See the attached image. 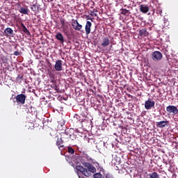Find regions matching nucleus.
Segmentation results:
<instances>
[{
    "mask_svg": "<svg viewBox=\"0 0 178 178\" xmlns=\"http://www.w3.org/2000/svg\"><path fill=\"white\" fill-rule=\"evenodd\" d=\"M83 166L87 168H85L82 165H77L76 169L82 175L86 176V177H90V176H91V173H95V172H97V168L90 163H84Z\"/></svg>",
    "mask_w": 178,
    "mask_h": 178,
    "instance_id": "nucleus-1",
    "label": "nucleus"
},
{
    "mask_svg": "<svg viewBox=\"0 0 178 178\" xmlns=\"http://www.w3.org/2000/svg\"><path fill=\"white\" fill-rule=\"evenodd\" d=\"M60 138L64 140L65 143H69L70 140H74V138H76V135H71L70 133L65 131V132H62L60 134Z\"/></svg>",
    "mask_w": 178,
    "mask_h": 178,
    "instance_id": "nucleus-2",
    "label": "nucleus"
},
{
    "mask_svg": "<svg viewBox=\"0 0 178 178\" xmlns=\"http://www.w3.org/2000/svg\"><path fill=\"white\" fill-rule=\"evenodd\" d=\"M26 98H27V96L23 93L17 95L15 97L17 104H21V105H24V104H26Z\"/></svg>",
    "mask_w": 178,
    "mask_h": 178,
    "instance_id": "nucleus-3",
    "label": "nucleus"
},
{
    "mask_svg": "<svg viewBox=\"0 0 178 178\" xmlns=\"http://www.w3.org/2000/svg\"><path fill=\"white\" fill-rule=\"evenodd\" d=\"M91 161H92V159L87 154H83L80 159V161L83 166L84 163H89L88 162H91Z\"/></svg>",
    "mask_w": 178,
    "mask_h": 178,
    "instance_id": "nucleus-4",
    "label": "nucleus"
},
{
    "mask_svg": "<svg viewBox=\"0 0 178 178\" xmlns=\"http://www.w3.org/2000/svg\"><path fill=\"white\" fill-rule=\"evenodd\" d=\"M72 26L76 31H81V29H83V25L80 24L77 19H72Z\"/></svg>",
    "mask_w": 178,
    "mask_h": 178,
    "instance_id": "nucleus-5",
    "label": "nucleus"
},
{
    "mask_svg": "<svg viewBox=\"0 0 178 178\" xmlns=\"http://www.w3.org/2000/svg\"><path fill=\"white\" fill-rule=\"evenodd\" d=\"M162 53L158 51H155L152 54V59L154 61L161 60L162 59Z\"/></svg>",
    "mask_w": 178,
    "mask_h": 178,
    "instance_id": "nucleus-6",
    "label": "nucleus"
},
{
    "mask_svg": "<svg viewBox=\"0 0 178 178\" xmlns=\"http://www.w3.org/2000/svg\"><path fill=\"white\" fill-rule=\"evenodd\" d=\"M17 6L18 8V12L19 13H22V15H29L30 10H29V8L27 7H22V5L20 3H17Z\"/></svg>",
    "mask_w": 178,
    "mask_h": 178,
    "instance_id": "nucleus-7",
    "label": "nucleus"
},
{
    "mask_svg": "<svg viewBox=\"0 0 178 178\" xmlns=\"http://www.w3.org/2000/svg\"><path fill=\"white\" fill-rule=\"evenodd\" d=\"M166 111L169 114L172 113V115H177V113H178L177 107H176L175 106H172V105L168 106L166 107Z\"/></svg>",
    "mask_w": 178,
    "mask_h": 178,
    "instance_id": "nucleus-8",
    "label": "nucleus"
},
{
    "mask_svg": "<svg viewBox=\"0 0 178 178\" xmlns=\"http://www.w3.org/2000/svg\"><path fill=\"white\" fill-rule=\"evenodd\" d=\"M154 106H155V102L151 101V99H149L148 100L145 101V109L149 111V109L154 108Z\"/></svg>",
    "mask_w": 178,
    "mask_h": 178,
    "instance_id": "nucleus-9",
    "label": "nucleus"
},
{
    "mask_svg": "<svg viewBox=\"0 0 178 178\" xmlns=\"http://www.w3.org/2000/svg\"><path fill=\"white\" fill-rule=\"evenodd\" d=\"M110 44L111 40H109V38H108V36H106L102 38L101 42V47H102V48H106V47L109 46Z\"/></svg>",
    "mask_w": 178,
    "mask_h": 178,
    "instance_id": "nucleus-10",
    "label": "nucleus"
},
{
    "mask_svg": "<svg viewBox=\"0 0 178 178\" xmlns=\"http://www.w3.org/2000/svg\"><path fill=\"white\" fill-rule=\"evenodd\" d=\"M156 127H159L160 129H163V127H168L169 126V121H160L156 122Z\"/></svg>",
    "mask_w": 178,
    "mask_h": 178,
    "instance_id": "nucleus-11",
    "label": "nucleus"
},
{
    "mask_svg": "<svg viewBox=\"0 0 178 178\" xmlns=\"http://www.w3.org/2000/svg\"><path fill=\"white\" fill-rule=\"evenodd\" d=\"M64 140L62 139V138H57V140L56 142V145L58 147L59 149H64L65 145H63Z\"/></svg>",
    "mask_w": 178,
    "mask_h": 178,
    "instance_id": "nucleus-12",
    "label": "nucleus"
},
{
    "mask_svg": "<svg viewBox=\"0 0 178 178\" xmlns=\"http://www.w3.org/2000/svg\"><path fill=\"white\" fill-rule=\"evenodd\" d=\"M54 69L56 70V72H62L63 69L62 67V60H58L56 61Z\"/></svg>",
    "mask_w": 178,
    "mask_h": 178,
    "instance_id": "nucleus-13",
    "label": "nucleus"
},
{
    "mask_svg": "<svg viewBox=\"0 0 178 178\" xmlns=\"http://www.w3.org/2000/svg\"><path fill=\"white\" fill-rule=\"evenodd\" d=\"M91 26H92V24L90 21L86 22V24L85 26V31L86 35H88L90 33H91Z\"/></svg>",
    "mask_w": 178,
    "mask_h": 178,
    "instance_id": "nucleus-14",
    "label": "nucleus"
},
{
    "mask_svg": "<svg viewBox=\"0 0 178 178\" xmlns=\"http://www.w3.org/2000/svg\"><path fill=\"white\" fill-rule=\"evenodd\" d=\"M60 22L62 24L61 29H63V33H66L67 31V24H66V21L63 18H60Z\"/></svg>",
    "mask_w": 178,
    "mask_h": 178,
    "instance_id": "nucleus-15",
    "label": "nucleus"
},
{
    "mask_svg": "<svg viewBox=\"0 0 178 178\" xmlns=\"http://www.w3.org/2000/svg\"><path fill=\"white\" fill-rule=\"evenodd\" d=\"M140 10L142 13H147L149 11V7L145 4H142L140 6Z\"/></svg>",
    "mask_w": 178,
    "mask_h": 178,
    "instance_id": "nucleus-16",
    "label": "nucleus"
},
{
    "mask_svg": "<svg viewBox=\"0 0 178 178\" xmlns=\"http://www.w3.org/2000/svg\"><path fill=\"white\" fill-rule=\"evenodd\" d=\"M138 35L139 37L144 38V37H147L148 35V31H147L146 29H142L139 31Z\"/></svg>",
    "mask_w": 178,
    "mask_h": 178,
    "instance_id": "nucleus-17",
    "label": "nucleus"
},
{
    "mask_svg": "<svg viewBox=\"0 0 178 178\" xmlns=\"http://www.w3.org/2000/svg\"><path fill=\"white\" fill-rule=\"evenodd\" d=\"M55 37L56 40H58V41H60L61 44H63V42H65V38H63V35H62L61 33L60 32L57 33Z\"/></svg>",
    "mask_w": 178,
    "mask_h": 178,
    "instance_id": "nucleus-18",
    "label": "nucleus"
},
{
    "mask_svg": "<svg viewBox=\"0 0 178 178\" xmlns=\"http://www.w3.org/2000/svg\"><path fill=\"white\" fill-rule=\"evenodd\" d=\"M21 29H22V31H23L24 34H26V35H30V31H29V29H27L24 24L21 23Z\"/></svg>",
    "mask_w": 178,
    "mask_h": 178,
    "instance_id": "nucleus-19",
    "label": "nucleus"
},
{
    "mask_svg": "<svg viewBox=\"0 0 178 178\" xmlns=\"http://www.w3.org/2000/svg\"><path fill=\"white\" fill-rule=\"evenodd\" d=\"M5 35H13V29L12 28H6L4 30Z\"/></svg>",
    "mask_w": 178,
    "mask_h": 178,
    "instance_id": "nucleus-20",
    "label": "nucleus"
},
{
    "mask_svg": "<svg viewBox=\"0 0 178 178\" xmlns=\"http://www.w3.org/2000/svg\"><path fill=\"white\" fill-rule=\"evenodd\" d=\"M149 178H158L159 177V175H158V172H154L151 174H149Z\"/></svg>",
    "mask_w": 178,
    "mask_h": 178,
    "instance_id": "nucleus-21",
    "label": "nucleus"
},
{
    "mask_svg": "<svg viewBox=\"0 0 178 178\" xmlns=\"http://www.w3.org/2000/svg\"><path fill=\"white\" fill-rule=\"evenodd\" d=\"M93 178H104V176L101 173L97 172L93 175Z\"/></svg>",
    "mask_w": 178,
    "mask_h": 178,
    "instance_id": "nucleus-22",
    "label": "nucleus"
},
{
    "mask_svg": "<svg viewBox=\"0 0 178 178\" xmlns=\"http://www.w3.org/2000/svg\"><path fill=\"white\" fill-rule=\"evenodd\" d=\"M168 60L170 63H174L175 65H176L177 63V60L175 59V58H168Z\"/></svg>",
    "mask_w": 178,
    "mask_h": 178,
    "instance_id": "nucleus-23",
    "label": "nucleus"
},
{
    "mask_svg": "<svg viewBox=\"0 0 178 178\" xmlns=\"http://www.w3.org/2000/svg\"><path fill=\"white\" fill-rule=\"evenodd\" d=\"M127 13H129L128 10H127L125 8L121 9V15H124V16H126V15H127Z\"/></svg>",
    "mask_w": 178,
    "mask_h": 178,
    "instance_id": "nucleus-24",
    "label": "nucleus"
},
{
    "mask_svg": "<svg viewBox=\"0 0 178 178\" xmlns=\"http://www.w3.org/2000/svg\"><path fill=\"white\" fill-rule=\"evenodd\" d=\"M23 80V76L18 75L17 79H16V81L17 83H19L20 84V83H22V81Z\"/></svg>",
    "mask_w": 178,
    "mask_h": 178,
    "instance_id": "nucleus-25",
    "label": "nucleus"
},
{
    "mask_svg": "<svg viewBox=\"0 0 178 178\" xmlns=\"http://www.w3.org/2000/svg\"><path fill=\"white\" fill-rule=\"evenodd\" d=\"M31 10H33V12H36L37 11V6L35 4L31 6Z\"/></svg>",
    "mask_w": 178,
    "mask_h": 178,
    "instance_id": "nucleus-26",
    "label": "nucleus"
},
{
    "mask_svg": "<svg viewBox=\"0 0 178 178\" xmlns=\"http://www.w3.org/2000/svg\"><path fill=\"white\" fill-rule=\"evenodd\" d=\"M67 151L69 154H73L74 152V149H72V147H68Z\"/></svg>",
    "mask_w": 178,
    "mask_h": 178,
    "instance_id": "nucleus-27",
    "label": "nucleus"
},
{
    "mask_svg": "<svg viewBox=\"0 0 178 178\" xmlns=\"http://www.w3.org/2000/svg\"><path fill=\"white\" fill-rule=\"evenodd\" d=\"M14 55H15V56H19V55H20V53L17 51L14 52Z\"/></svg>",
    "mask_w": 178,
    "mask_h": 178,
    "instance_id": "nucleus-28",
    "label": "nucleus"
},
{
    "mask_svg": "<svg viewBox=\"0 0 178 178\" xmlns=\"http://www.w3.org/2000/svg\"><path fill=\"white\" fill-rule=\"evenodd\" d=\"M82 122H88V123H91V121L90 120L87 119V118L82 120Z\"/></svg>",
    "mask_w": 178,
    "mask_h": 178,
    "instance_id": "nucleus-29",
    "label": "nucleus"
},
{
    "mask_svg": "<svg viewBox=\"0 0 178 178\" xmlns=\"http://www.w3.org/2000/svg\"><path fill=\"white\" fill-rule=\"evenodd\" d=\"M78 176L79 178H84V177L83 175H81V174L78 173Z\"/></svg>",
    "mask_w": 178,
    "mask_h": 178,
    "instance_id": "nucleus-30",
    "label": "nucleus"
},
{
    "mask_svg": "<svg viewBox=\"0 0 178 178\" xmlns=\"http://www.w3.org/2000/svg\"><path fill=\"white\" fill-rule=\"evenodd\" d=\"M106 178H113V177H112V176H111L109 175H106Z\"/></svg>",
    "mask_w": 178,
    "mask_h": 178,
    "instance_id": "nucleus-31",
    "label": "nucleus"
},
{
    "mask_svg": "<svg viewBox=\"0 0 178 178\" xmlns=\"http://www.w3.org/2000/svg\"><path fill=\"white\" fill-rule=\"evenodd\" d=\"M158 13H159V15H162V10H159Z\"/></svg>",
    "mask_w": 178,
    "mask_h": 178,
    "instance_id": "nucleus-32",
    "label": "nucleus"
},
{
    "mask_svg": "<svg viewBox=\"0 0 178 178\" xmlns=\"http://www.w3.org/2000/svg\"><path fill=\"white\" fill-rule=\"evenodd\" d=\"M176 98H178V92L175 95Z\"/></svg>",
    "mask_w": 178,
    "mask_h": 178,
    "instance_id": "nucleus-33",
    "label": "nucleus"
},
{
    "mask_svg": "<svg viewBox=\"0 0 178 178\" xmlns=\"http://www.w3.org/2000/svg\"><path fill=\"white\" fill-rule=\"evenodd\" d=\"M88 143H90V138H88Z\"/></svg>",
    "mask_w": 178,
    "mask_h": 178,
    "instance_id": "nucleus-34",
    "label": "nucleus"
}]
</instances>
